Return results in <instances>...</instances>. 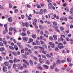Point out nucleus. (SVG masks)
Listing matches in <instances>:
<instances>
[{"instance_id":"nucleus-1","label":"nucleus","mask_w":73,"mask_h":73,"mask_svg":"<svg viewBox=\"0 0 73 73\" xmlns=\"http://www.w3.org/2000/svg\"><path fill=\"white\" fill-rule=\"evenodd\" d=\"M48 7L50 9H53V10H54L55 9V7L53 6V5L52 4L49 3L48 4Z\"/></svg>"},{"instance_id":"nucleus-2","label":"nucleus","mask_w":73,"mask_h":73,"mask_svg":"<svg viewBox=\"0 0 73 73\" xmlns=\"http://www.w3.org/2000/svg\"><path fill=\"white\" fill-rule=\"evenodd\" d=\"M58 47L59 49H62V48H64V46L63 45V44L59 42L58 44Z\"/></svg>"},{"instance_id":"nucleus-3","label":"nucleus","mask_w":73,"mask_h":73,"mask_svg":"<svg viewBox=\"0 0 73 73\" xmlns=\"http://www.w3.org/2000/svg\"><path fill=\"white\" fill-rule=\"evenodd\" d=\"M49 44L51 46V48H55V45H54V44L53 42H50L49 43Z\"/></svg>"},{"instance_id":"nucleus-4","label":"nucleus","mask_w":73,"mask_h":73,"mask_svg":"<svg viewBox=\"0 0 73 73\" xmlns=\"http://www.w3.org/2000/svg\"><path fill=\"white\" fill-rule=\"evenodd\" d=\"M22 38L24 41H28V37L27 36L23 37Z\"/></svg>"},{"instance_id":"nucleus-5","label":"nucleus","mask_w":73,"mask_h":73,"mask_svg":"<svg viewBox=\"0 0 73 73\" xmlns=\"http://www.w3.org/2000/svg\"><path fill=\"white\" fill-rule=\"evenodd\" d=\"M20 60L17 59L16 58H15L13 60V62L14 63H16V62H19Z\"/></svg>"},{"instance_id":"nucleus-6","label":"nucleus","mask_w":73,"mask_h":73,"mask_svg":"<svg viewBox=\"0 0 73 73\" xmlns=\"http://www.w3.org/2000/svg\"><path fill=\"white\" fill-rule=\"evenodd\" d=\"M3 71L4 72H5L7 71V68L5 66H3Z\"/></svg>"},{"instance_id":"nucleus-7","label":"nucleus","mask_w":73,"mask_h":73,"mask_svg":"<svg viewBox=\"0 0 73 73\" xmlns=\"http://www.w3.org/2000/svg\"><path fill=\"white\" fill-rule=\"evenodd\" d=\"M53 37L54 40L56 41L57 40V36L56 35H54Z\"/></svg>"},{"instance_id":"nucleus-8","label":"nucleus","mask_w":73,"mask_h":73,"mask_svg":"<svg viewBox=\"0 0 73 73\" xmlns=\"http://www.w3.org/2000/svg\"><path fill=\"white\" fill-rule=\"evenodd\" d=\"M7 32H8V29H5L3 31V34H6V33Z\"/></svg>"},{"instance_id":"nucleus-9","label":"nucleus","mask_w":73,"mask_h":73,"mask_svg":"<svg viewBox=\"0 0 73 73\" xmlns=\"http://www.w3.org/2000/svg\"><path fill=\"white\" fill-rule=\"evenodd\" d=\"M14 49L15 50L17 51L18 50V46L17 45H15L14 46Z\"/></svg>"},{"instance_id":"nucleus-10","label":"nucleus","mask_w":73,"mask_h":73,"mask_svg":"<svg viewBox=\"0 0 73 73\" xmlns=\"http://www.w3.org/2000/svg\"><path fill=\"white\" fill-rule=\"evenodd\" d=\"M23 62H24L25 63L27 64H29V62H28L27 61V60H26L25 59H23Z\"/></svg>"},{"instance_id":"nucleus-11","label":"nucleus","mask_w":73,"mask_h":73,"mask_svg":"<svg viewBox=\"0 0 73 73\" xmlns=\"http://www.w3.org/2000/svg\"><path fill=\"white\" fill-rule=\"evenodd\" d=\"M13 67L15 69L17 68H19V66H17V64H14L13 65Z\"/></svg>"},{"instance_id":"nucleus-12","label":"nucleus","mask_w":73,"mask_h":73,"mask_svg":"<svg viewBox=\"0 0 73 73\" xmlns=\"http://www.w3.org/2000/svg\"><path fill=\"white\" fill-rule=\"evenodd\" d=\"M36 42L37 45H40V42L38 41V40H36Z\"/></svg>"},{"instance_id":"nucleus-13","label":"nucleus","mask_w":73,"mask_h":73,"mask_svg":"<svg viewBox=\"0 0 73 73\" xmlns=\"http://www.w3.org/2000/svg\"><path fill=\"white\" fill-rule=\"evenodd\" d=\"M8 20L9 22H12V17H10L9 18H8Z\"/></svg>"},{"instance_id":"nucleus-14","label":"nucleus","mask_w":73,"mask_h":73,"mask_svg":"<svg viewBox=\"0 0 73 73\" xmlns=\"http://www.w3.org/2000/svg\"><path fill=\"white\" fill-rule=\"evenodd\" d=\"M43 66L46 69H48V66L47 65H43Z\"/></svg>"},{"instance_id":"nucleus-15","label":"nucleus","mask_w":73,"mask_h":73,"mask_svg":"<svg viewBox=\"0 0 73 73\" xmlns=\"http://www.w3.org/2000/svg\"><path fill=\"white\" fill-rule=\"evenodd\" d=\"M56 64H54L53 66H50V68L51 70H53L54 69V67H55Z\"/></svg>"},{"instance_id":"nucleus-16","label":"nucleus","mask_w":73,"mask_h":73,"mask_svg":"<svg viewBox=\"0 0 73 73\" xmlns=\"http://www.w3.org/2000/svg\"><path fill=\"white\" fill-rule=\"evenodd\" d=\"M4 27L5 28V29H8V26L7 25V24H5L4 25Z\"/></svg>"},{"instance_id":"nucleus-17","label":"nucleus","mask_w":73,"mask_h":73,"mask_svg":"<svg viewBox=\"0 0 73 73\" xmlns=\"http://www.w3.org/2000/svg\"><path fill=\"white\" fill-rule=\"evenodd\" d=\"M61 63V61L58 59H57L56 61V64H60Z\"/></svg>"},{"instance_id":"nucleus-18","label":"nucleus","mask_w":73,"mask_h":73,"mask_svg":"<svg viewBox=\"0 0 73 73\" xmlns=\"http://www.w3.org/2000/svg\"><path fill=\"white\" fill-rule=\"evenodd\" d=\"M20 34L21 35H22L23 36H26V33H21Z\"/></svg>"},{"instance_id":"nucleus-19","label":"nucleus","mask_w":73,"mask_h":73,"mask_svg":"<svg viewBox=\"0 0 73 73\" xmlns=\"http://www.w3.org/2000/svg\"><path fill=\"white\" fill-rule=\"evenodd\" d=\"M25 26L26 27H29V23L27 22L25 23Z\"/></svg>"},{"instance_id":"nucleus-20","label":"nucleus","mask_w":73,"mask_h":73,"mask_svg":"<svg viewBox=\"0 0 73 73\" xmlns=\"http://www.w3.org/2000/svg\"><path fill=\"white\" fill-rule=\"evenodd\" d=\"M54 17H55V18H56V19H58L59 18H58V16H56V15H54Z\"/></svg>"},{"instance_id":"nucleus-21","label":"nucleus","mask_w":73,"mask_h":73,"mask_svg":"<svg viewBox=\"0 0 73 73\" xmlns=\"http://www.w3.org/2000/svg\"><path fill=\"white\" fill-rule=\"evenodd\" d=\"M9 49H11V50H14V47L12 46H9Z\"/></svg>"},{"instance_id":"nucleus-22","label":"nucleus","mask_w":73,"mask_h":73,"mask_svg":"<svg viewBox=\"0 0 73 73\" xmlns=\"http://www.w3.org/2000/svg\"><path fill=\"white\" fill-rule=\"evenodd\" d=\"M52 23L53 25H55V26L57 25V23L56 22H53Z\"/></svg>"},{"instance_id":"nucleus-23","label":"nucleus","mask_w":73,"mask_h":73,"mask_svg":"<svg viewBox=\"0 0 73 73\" xmlns=\"http://www.w3.org/2000/svg\"><path fill=\"white\" fill-rule=\"evenodd\" d=\"M73 8H71V9H70V14H73Z\"/></svg>"},{"instance_id":"nucleus-24","label":"nucleus","mask_w":73,"mask_h":73,"mask_svg":"<svg viewBox=\"0 0 73 73\" xmlns=\"http://www.w3.org/2000/svg\"><path fill=\"white\" fill-rule=\"evenodd\" d=\"M40 70L42 71L43 70V68L42 67H41V66H38L37 67Z\"/></svg>"},{"instance_id":"nucleus-25","label":"nucleus","mask_w":73,"mask_h":73,"mask_svg":"<svg viewBox=\"0 0 73 73\" xmlns=\"http://www.w3.org/2000/svg\"><path fill=\"white\" fill-rule=\"evenodd\" d=\"M67 60L68 62H70L71 61V59H70V58H68L67 59Z\"/></svg>"},{"instance_id":"nucleus-26","label":"nucleus","mask_w":73,"mask_h":73,"mask_svg":"<svg viewBox=\"0 0 73 73\" xmlns=\"http://www.w3.org/2000/svg\"><path fill=\"white\" fill-rule=\"evenodd\" d=\"M45 17L46 19H48H48H50V15L48 14V15H46Z\"/></svg>"},{"instance_id":"nucleus-27","label":"nucleus","mask_w":73,"mask_h":73,"mask_svg":"<svg viewBox=\"0 0 73 73\" xmlns=\"http://www.w3.org/2000/svg\"><path fill=\"white\" fill-rule=\"evenodd\" d=\"M42 47L43 48H45V49H46V48H47V46L45 44H44L43 45Z\"/></svg>"},{"instance_id":"nucleus-28","label":"nucleus","mask_w":73,"mask_h":73,"mask_svg":"<svg viewBox=\"0 0 73 73\" xmlns=\"http://www.w3.org/2000/svg\"><path fill=\"white\" fill-rule=\"evenodd\" d=\"M32 36L33 38H36V35H32Z\"/></svg>"},{"instance_id":"nucleus-29","label":"nucleus","mask_w":73,"mask_h":73,"mask_svg":"<svg viewBox=\"0 0 73 73\" xmlns=\"http://www.w3.org/2000/svg\"><path fill=\"white\" fill-rule=\"evenodd\" d=\"M12 5H11V3H9V8H12Z\"/></svg>"},{"instance_id":"nucleus-30","label":"nucleus","mask_w":73,"mask_h":73,"mask_svg":"<svg viewBox=\"0 0 73 73\" xmlns=\"http://www.w3.org/2000/svg\"><path fill=\"white\" fill-rule=\"evenodd\" d=\"M39 61L40 63L42 64V59L41 58L39 59Z\"/></svg>"},{"instance_id":"nucleus-31","label":"nucleus","mask_w":73,"mask_h":73,"mask_svg":"<svg viewBox=\"0 0 73 73\" xmlns=\"http://www.w3.org/2000/svg\"><path fill=\"white\" fill-rule=\"evenodd\" d=\"M4 48L3 47L1 48L0 49V50L1 52H3V51H4Z\"/></svg>"},{"instance_id":"nucleus-32","label":"nucleus","mask_w":73,"mask_h":73,"mask_svg":"<svg viewBox=\"0 0 73 73\" xmlns=\"http://www.w3.org/2000/svg\"><path fill=\"white\" fill-rule=\"evenodd\" d=\"M36 6L37 8H41V6L40 5H38V4L36 5Z\"/></svg>"},{"instance_id":"nucleus-33","label":"nucleus","mask_w":73,"mask_h":73,"mask_svg":"<svg viewBox=\"0 0 73 73\" xmlns=\"http://www.w3.org/2000/svg\"><path fill=\"white\" fill-rule=\"evenodd\" d=\"M66 40L67 41H70V39H69V38L68 37L66 38Z\"/></svg>"},{"instance_id":"nucleus-34","label":"nucleus","mask_w":73,"mask_h":73,"mask_svg":"<svg viewBox=\"0 0 73 73\" xmlns=\"http://www.w3.org/2000/svg\"><path fill=\"white\" fill-rule=\"evenodd\" d=\"M29 62L30 64H33V61L31 60H30Z\"/></svg>"},{"instance_id":"nucleus-35","label":"nucleus","mask_w":73,"mask_h":73,"mask_svg":"<svg viewBox=\"0 0 73 73\" xmlns=\"http://www.w3.org/2000/svg\"><path fill=\"white\" fill-rule=\"evenodd\" d=\"M25 55H28L29 56L30 55V54L29 53V52H27L25 53Z\"/></svg>"},{"instance_id":"nucleus-36","label":"nucleus","mask_w":73,"mask_h":73,"mask_svg":"<svg viewBox=\"0 0 73 73\" xmlns=\"http://www.w3.org/2000/svg\"><path fill=\"white\" fill-rule=\"evenodd\" d=\"M27 46H28V47L29 48H32V46L29 45V44H27Z\"/></svg>"},{"instance_id":"nucleus-37","label":"nucleus","mask_w":73,"mask_h":73,"mask_svg":"<svg viewBox=\"0 0 73 73\" xmlns=\"http://www.w3.org/2000/svg\"><path fill=\"white\" fill-rule=\"evenodd\" d=\"M60 29L61 31H63L64 29V28L62 27H61L60 28Z\"/></svg>"},{"instance_id":"nucleus-38","label":"nucleus","mask_w":73,"mask_h":73,"mask_svg":"<svg viewBox=\"0 0 73 73\" xmlns=\"http://www.w3.org/2000/svg\"><path fill=\"white\" fill-rule=\"evenodd\" d=\"M46 56L48 57V58H50L51 57V56H50V55L49 54H47L46 55Z\"/></svg>"},{"instance_id":"nucleus-39","label":"nucleus","mask_w":73,"mask_h":73,"mask_svg":"<svg viewBox=\"0 0 73 73\" xmlns=\"http://www.w3.org/2000/svg\"><path fill=\"white\" fill-rule=\"evenodd\" d=\"M21 17L22 19H24L25 17V16L24 15H21Z\"/></svg>"},{"instance_id":"nucleus-40","label":"nucleus","mask_w":73,"mask_h":73,"mask_svg":"<svg viewBox=\"0 0 73 73\" xmlns=\"http://www.w3.org/2000/svg\"><path fill=\"white\" fill-rule=\"evenodd\" d=\"M65 60H62L61 61V62L62 64H63L65 62Z\"/></svg>"},{"instance_id":"nucleus-41","label":"nucleus","mask_w":73,"mask_h":73,"mask_svg":"<svg viewBox=\"0 0 73 73\" xmlns=\"http://www.w3.org/2000/svg\"><path fill=\"white\" fill-rule=\"evenodd\" d=\"M40 14H42V9H41L40 11Z\"/></svg>"},{"instance_id":"nucleus-42","label":"nucleus","mask_w":73,"mask_h":73,"mask_svg":"<svg viewBox=\"0 0 73 73\" xmlns=\"http://www.w3.org/2000/svg\"><path fill=\"white\" fill-rule=\"evenodd\" d=\"M39 27L40 29H42V26L40 25L39 26Z\"/></svg>"},{"instance_id":"nucleus-43","label":"nucleus","mask_w":73,"mask_h":73,"mask_svg":"<svg viewBox=\"0 0 73 73\" xmlns=\"http://www.w3.org/2000/svg\"><path fill=\"white\" fill-rule=\"evenodd\" d=\"M63 44L64 45H65L66 44V41L64 40V41L63 42Z\"/></svg>"},{"instance_id":"nucleus-44","label":"nucleus","mask_w":73,"mask_h":73,"mask_svg":"<svg viewBox=\"0 0 73 73\" xmlns=\"http://www.w3.org/2000/svg\"><path fill=\"white\" fill-rule=\"evenodd\" d=\"M34 48L35 49H38V47L37 46H35Z\"/></svg>"},{"instance_id":"nucleus-45","label":"nucleus","mask_w":73,"mask_h":73,"mask_svg":"<svg viewBox=\"0 0 73 73\" xmlns=\"http://www.w3.org/2000/svg\"><path fill=\"white\" fill-rule=\"evenodd\" d=\"M59 49L58 48H57V47H56L55 48V51H57V50H59Z\"/></svg>"},{"instance_id":"nucleus-46","label":"nucleus","mask_w":73,"mask_h":73,"mask_svg":"<svg viewBox=\"0 0 73 73\" xmlns=\"http://www.w3.org/2000/svg\"><path fill=\"white\" fill-rule=\"evenodd\" d=\"M49 38L50 40H53V37L51 36L49 37Z\"/></svg>"},{"instance_id":"nucleus-47","label":"nucleus","mask_w":73,"mask_h":73,"mask_svg":"<svg viewBox=\"0 0 73 73\" xmlns=\"http://www.w3.org/2000/svg\"><path fill=\"white\" fill-rule=\"evenodd\" d=\"M17 45H18V46H21V43H17Z\"/></svg>"},{"instance_id":"nucleus-48","label":"nucleus","mask_w":73,"mask_h":73,"mask_svg":"<svg viewBox=\"0 0 73 73\" xmlns=\"http://www.w3.org/2000/svg\"><path fill=\"white\" fill-rule=\"evenodd\" d=\"M9 30V31H13V28L12 27H11L10 28Z\"/></svg>"},{"instance_id":"nucleus-49","label":"nucleus","mask_w":73,"mask_h":73,"mask_svg":"<svg viewBox=\"0 0 73 73\" xmlns=\"http://www.w3.org/2000/svg\"><path fill=\"white\" fill-rule=\"evenodd\" d=\"M68 19H71V20H73V18H72L71 17V16H69V17H68Z\"/></svg>"},{"instance_id":"nucleus-50","label":"nucleus","mask_w":73,"mask_h":73,"mask_svg":"<svg viewBox=\"0 0 73 73\" xmlns=\"http://www.w3.org/2000/svg\"><path fill=\"white\" fill-rule=\"evenodd\" d=\"M23 67H25V68H27V66L26 64H23Z\"/></svg>"},{"instance_id":"nucleus-51","label":"nucleus","mask_w":73,"mask_h":73,"mask_svg":"<svg viewBox=\"0 0 73 73\" xmlns=\"http://www.w3.org/2000/svg\"><path fill=\"white\" fill-rule=\"evenodd\" d=\"M44 37H47L48 38V35H46L45 34H44Z\"/></svg>"},{"instance_id":"nucleus-52","label":"nucleus","mask_w":73,"mask_h":73,"mask_svg":"<svg viewBox=\"0 0 73 73\" xmlns=\"http://www.w3.org/2000/svg\"><path fill=\"white\" fill-rule=\"evenodd\" d=\"M18 12V10L17 9H15V13H17Z\"/></svg>"},{"instance_id":"nucleus-53","label":"nucleus","mask_w":73,"mask_h":73,"mask_svg":"<svg viewBox=\"0 0 73 73\" xmlns=\"http://www.w3.org/2000/svg\"><path fill=\"white\" fill-rule=\"evenodd\" d=\"M40 41L41 44H44V42H43V41H42V40H40Z\"/></svg>"},{"instance_id":"nucleus-54","label":"nucleus","mask_w":73,"mask_h":73,"mask_svg":"<svg viewBox=\"0 0 73 73\" xmlns=\"http://www.w3.org/2000/svg\"><path fill=\"white\" fill-rule=\"evenodd\" d=\"M22 56L23 58H26V56L25 55V54H23Z\"/></svg>"},{"instance_id":"nucleus-55","label":"nucleus","mask_w":73,"mask_h":73,"mask_svg":"<svg viewBox=\"0 0 73 73\" xmlns=\"http://www.w3.org/2000/svg\"><path fill=\"white\" fill-rule=\"evenodd\" d=\"M46 64H49L50 63H49V61L48 60H47L46 62Z\"/></svg>"},{"instance_id":"nucleus-56","label":"nucleus","mask_w":73,"mask_h":73,"mask_svg":"<svg viewBox=\"0 0 73 73\" xmlns=\"http://www.w3.org/2000/svg\"><path fill=\"white\" fill-rule=\"evenodd\" d=\"M33 58L34 59H35V60H37V58L35 56L33 57Z\"/></svg>"},{"instance_id":"nucleus-57","label":"nucleus","mask_w":73,"mask_h":73,"mask_svg":"<svg viewBox=\"0 0 73 73\" xmlns=\"http://www.w3.org/2000/svg\"><path fill=\"white\" fill-rule=\"evenodd\" d=\"M24 50L22 49L21 50V53H24Z\"/></svg>"},{"instance_id":"nucleus-58","label":"nucleus","mask_w":73,"mask_h":73,"mask_svg":"<svg viewBox=\"0 0 73 73\" xmlns=\"http://www.w3.org/2000/svg\"><path fill=\"white\" fill-rule=\"evenodd\" d=\"M4 64H9L8 62H4Z\"/></svg>"},{"instance_id":"nucleus-59","label":"nucleus","mask_w":73,"mask_h":73,"mask_svg":"<svg viewBox=\"0 0 73 73\" xmlns=\"http://www.w3.org/2000/svg\"><path fill=\"white\" fill-rule=\"evenodd\" d=\"M43 12L44 13H45L46 12V9H44L43 10Z\"/></svg>"},{"instance_id":"nucleus-60","label":"nucleus","mask_w":73,"mask_h":73,"mask_svg":"<svg viewBox=\"0 0 73 73\" xmlns=\"http://www.w3.org/2000/svg\"><path fill=\"white\" fill-rule=\"evenodd\" d=\"M9 62L10 63H11V64L12 63H13V60H9Z\"/></svg>"},{"instance_id":"nucleus-61","label":"nucleus","mask_w":73,"mask_h":73,"mask_svg":"<svg viewBox=\"0 0 73 73\" xmlns=\"http://www.w3.org/2000/svg\"><path fill=\"white\" fill-rule=\"evenodd\" d=\"M42 58H46V56L44 55H42Z\"/></svg>"},{"instance_id":"nucleus-62","label":"nucleus","mask_w":73,"mask_h":73,"mask_svg":"<svg viewBox=\"0 0 73 73\" xmlns=\"http://www.w3.org/2000/svg\"><path fill=\"white\" fill-rule=\"evenodd\" d=\"M12 54H13V55H14V56H16V52H13Z\"/></svg>"},{"instance_id":"nucleus-63","label":"nucleus","mask_w":73,"mask_h":73,"mask_svg":"<svg viewBox=\"0 0 73 73\" xmlns=\"http://www.w3.org/2000/svg\"><path fill=\"white\" fill-rule=\"evenodd\" d=\"M60 39L62 41H64V38L62 37H60Z\"/></svg>"},{"instance_id":"nucleus-64","label":"nucleus","mask_w":73,"mask_h":73,"mask_svg":"<svg viewBox=\"0 0 73 73\" xmlns=\"http://www.w3.org/2000/svg\"><path fill=\"white\" fill-rule=\"evenodd\" d=\"M25 31H26V29L25 28H24L23 29V32H24Z\"/></svg>"}]
</instances>
